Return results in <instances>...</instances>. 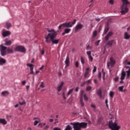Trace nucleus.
Wrapping results in <instances>:
<instances>
[{"instance_id": "1", "label": "nucleus", "mask_w": 130, "mask_h": 130, "mask_svg": "<svg viewBox=\"0 0 130 130\" xmlns=\"http://www.w3.org/2000/svg\"><path fill=\"white\" fill-rule=\"evenodd\" d=\"M48 32H50V33L45 37L46 42L47 43H50L51 42L52 44H57L59 42V40L54 39L57 35L56 32L54 31V29H48Z\"/></svg>"}, {"instance_id": "2", "label": "nucleus", "mask_w": 130, "mask_h": 130, "mask_svg": "<svg viewBox=\"0 0 130 130\" xmlns=\"http://www.w3.org/2000/svg\"><path fill=\"white\" fill-rule=\"evenodd\" d=\"M70 124L73 126V128L74 130H81V128H86L88 123L82 122H73L71 123Z\"/></svg>"}, {"instance_id": "3", "label": "nucleus", "mask_w": 130, "mask_h": 130, "mask_svg": "<svg viewBox=\"0 0 130 130\" xmlns=\"http://www.w3.org/2000/svg\"><path fill=\"white\" fill-rule=\"evenodd\" d=\"M122 2L123 4L121 7V13L122 15H124L128 12V9L126 8V6L129 4V2L128 0H122Z\"/></svg>"}, {"instance_id": "4", "label": "nucleus", "mask_w": 130, "mask_h": 130, "mask_svg": "<svg viewBox=\"0 0 130 130\" xmlns=\"http://www.w3.org/2000/svg\"><path fill=\"white\" fill-rule=\"evenodd\" d=\"M109 127L111 130L120 129V126L118 125L116 122L113 123L112 120H111L109 122Z\"/></svg>"}, {"instance_id": "5", "label": "nucleus", "mask_w": 130, "mask_h": 130, "mask_svg": "<svg viewBox=\"0 0 130 130\" xmlns=\"http://www.w3.org/2000/svg\"><path fill=\"white\" fill-rule=\"evenodd\" d=\"M77 22V19H74L73 21H70L69 22H66L63 23L64 27L68 28H72Z\"/></svg>"}, {"instance_id": "6", "label": "nucleus", "mask_w": 130, "mask_h": 130, "mask_svg": "<svg viewBox=\"0 0 130 130\" xmlns=\"http://www.w3.org/2000/svg\"><path fill=\"white\" fill-rule=\"evenodd\" d=\"M0 52L2 56H5L7 54V47L0 45Z\"/></svg>"}, {"instance_id": "7", "label": "nucleus", "mask_w": 130, "mask_h": 130, "mask_svg": "<svg viewBox=\"0 0 130 130\" xmlns=\"http://www.w3.org/2000/svg\"><path fill=\"white\" fill-rule=\"evenodd\" d=\"M15 51H18L19 52H22L25 53L26 52V49L23 46H18L15 48Z\"/></svg>"}, {"instance_id": "8", "label": "nucleus", "mask_w": 130, "mask_h": 130, "mask_svg": "<svg viewBox=\"0 0 130 130\" xmlns=\"http://www.w3.org/2000/svg\"><path fill=\"white\" fill-rule=\"evenodd\" d=\"M115 64V59H114V58H113V57H111L110 58V62H108L107 63V68L109 69V67H110V66L112 67Z\"/></svg>"}, {"instance_id": "9", "label": "nucleus", "mask_w": 130, "mask_h": 130, "mask_svg": "<svg viewBox=\"0 0 130 130\" xmlns=\"http://www.w3.org/2000/svg\"><path fill=\"white\" fill-rule=\"evenodd\" d=\"M90 72H91V70L90 69V68L87 67L85 69V72L84 74V78H89L90 77Z\"/></svg>"}, {"instance_id": "10", "label": "nucleus", "mask_w": 130, "mask_h": 130, "mask_svg": "<svg viewBox=\"0 0 130 130\" xmlns=\"http://www.w3.org/2000/svg\"><path fill=\"white\" fill-rule=\"evenodd\" d=\"M83 27H84V25L81 23H78L75 27V32H77L78 30H81L83 29Z\"/></svg>"}, {"instance_id": "11", "label": "nucleus", "mask_w": 130, "mask_h": 130, "mask_svg": "<svg viewBox=\"0 0 130 130\" xmlns=\"http://www.w3.org/2000/svg\"><path fill=\"white\" fill-rule=\"evenodd\" d=\"M4 41L5 42V45H6V46H11V45H12V41L9 39H6Z\"/></svg>"}, {"instance_id": "12", "label": "nucleus", "mask_w": 130, "mask_h": 130, "mask_svg": "<svg viewBox=\"0 0 130 130\" xmlns=\"http://www.w3.org/2000/svg\"><path fill=\"white\" fill-rule=\"evenodd\" d=\"M126 75V74H125V71H123V70H122L121 71V73L120 80H124V79H125Z\"/></svg>"}, {"instance_id": "13", "label": "nucleus", "mask_w": 130, "mask_h": 130, "mask_svg": "<svg viewBox=\"0 0 130 130\" xmlns=\"http://www.w3.org/2000/svg\"><path fill=\"white\" fill-rule=\"evenodd\" d=\"M114 43H115V41H114V40H112L111 41H109L106 44V45H108L110 47H111V46H112V45L114 44Z\"/></svg>"}, {"instance_id": "14", "label": "nucleus", "mask_w": 130, "mask_h": 130, "mask_svg": "<svg viewBox=\"0 0 130 130\" xmlns=\"http://www.w3.org/2000/svg\"><path fill=\"white\" fill-rule=\"evenodd\" d=\"M64 83L63 82H61L59 85V86H58L57 87V90L58 91V92H60L61 90L62 89V86H63Z\"/></svg>"}, {"instance_id": "15", "label": "nucleus", "mask_w": 130, "mask_h": 130, "mask_svg": "<svg viewBox=\"0 0 130 130\" xmlns=\"http://www.w3.org/2000/svg\"><path fill=\"white\" fill-rule=\"evenodd\" d=\"M64 83L63 82H61L59 85V86H58L57 87V90L58 91V92H60L61 90L62 89V86H63Z\"/></svg>"}, {"instance_id": "16", "label": "nucleus", "mask_w": 130, "mask_h": 130, "mask_svg": "<svg viewBox=\"0 0 130 130\" xmlns=\"http://www.w3.org/2000/svg\"><path fill=\"white\" fill-rule=\"evenodd\" d=\"M10 34H11V31L7 30V31H4L2 34V35L3 37H7V36H10Z\"/></svg>"}, {"instance_id": "17", "label": "nucleus", "mask_w": 130, "mask_h": 130, "mask_svg": "<svg viewBox=\"0 0 130 130\" xmlns=\"http://www.w3.org/2000/svg\"><path fill=\"white\" fill-rule=\"evenodd\" d=\"M64 62L66 64L65 68H68L70 66V58L69 56L67 57Z\"/></svg>"}, {"instance_id": "18", "label": "nucleus", "mask_w": 130, "mask_h": 130, "mask_svg": "<svg viewBox=\"0 0 130 130\" xmlns=\"http://www.w3.org/2000/svg\"><path fill=\"white\" fill-rule=\"evenodd\" d=\"M109 30V24L107 23L105 26L104 34H107V32Z\"/></svg>"}, {"instance_id": "19", "label": "nucleus", "mask_w": 130, "mask_h": 130, "mask_svg": "<svg viewBox=\"0 0 130 130\" xmlns=\"http://www.w3.org/2000/svg\"><path fill=\"white\" fill-rule=\"evenodd\" d=\"M72 29L71 28H66L64 30V32L62 33V35L63 36L65 34H69L71 32Z\"/></svg>"}, {"instance_id": "20", "label": "nucleus", "mask_w": 130, "mask_h": 130, "mask_svg": "<svg viewBox=\"0 0 130 130\" xmlns=\"http://www.w3.org/2000/svg\"><path fill=\"white\" fill-rule=\"evenodd\" d=\"M124 38L126 40H128L130 38V35L127 33V32H125L124 34Z\"/></svg>"}, {"instance_id": "21", "label": "nucleus", "mask_w": 130, "mask_h": 130, "mask_svg": "<svg viewBox=\"0 0 130 130\" xmlns=\"http://www.w3.org/2000/svg\"><path fill=\"white\" fill-rule=\"evenodd\" d=\"M7 62V60L4 59L3 58H0V66H3V64L6 63Z\"/></svg>"}, {"instance_id": "22", "label": "nucleus", "mask_w": 130, "mask_h": 130, "mask_svg": "<svg viewBox=\"0 0 130 130\" xmlns=\"http://www.w3.org/2000/svg\"><path fill=\"white\" fill-rule=\"evenodd\" d=\"M97 94L100 98H102V89H99L97 91Z\"/></svg>"}, {"instance_id": "23", "label": "nucleus", "mask_w": 130, "mask_h": 130, "mask_svg": "<svg viewBox=\"0 0 130 130\" xmlns=\"http://www.w3.org/2000/svg\"><path fill=\"white\" fill-rule=\"evenodd\" d=\"M0 123L2 124L6 125L7 123V121L5 119H0Z\"/></svg>"}, {"instance_id": "24", "label": "nucleus", "mask_w": 130, "mask_h": 130, "mask_svg": "<svg viewBox=\"0 0 130 130\" xmlns=\"http://www.w3.org/2000/svg\"><path fill=\"white\" fill-rule=\"evenodd\" d=\"M26 66L30 68V70H34V64L28 63H27Z\"/></svg>"}, {"instance_id": "25", "label": "nucleus", "mask_w": 130, "mask_h": 130, "mask_svg": "<svg viewBox=\"0 0 130 130\" xmlns=\"http://www.w3.org/2000/svg\"><path fill=\"white\" fill-rule=\"evenodd\" d=\"M1 94L3 96H7V95H9V91H4L1 93Z\"/></svg>"}, {"instance_id": "26", "label": "nucleus", "mask_w": 130, "mask_h": 130, "mask_svg": "<svg viewBox=\"0 0 130 130\" xmlns=\"http://www.w3.org/2000/svg\"><path fill=\"white\" fill-rule=\"evenodd\" d=\"M7 52H8V53H14V51L13 50V49L10 48H8V49H7Z\"/></svg>"}, {"instance_id": "27", "label": "nucleus", "mask_w": 130, "mask_h": 130, "mask_svg": "<svg viewBox=\"0 0 130 130\" xmlns=\"http://www.w3.org/2000/svg\"><path fill=\"white\" fill-rule=\"evenodd\" d=\"M80 104H81L82 107H84L85 104L83 102V98H80Z\"/></svg>"}, {"instance_id": "28", "label": "nucleus", "mask_w": 130, "mask_h": 130, "mask_svg": "<svg viewBox=\"0 0 130 130\" xmlns=\"http://www.w3.org/2000/svg\"><path fill=\"white\" fill-rule=\"evenodd\" d=\"M73 91H74V88H72L69 90V91L67 93V97H69V96H70V95L72 94V93L73 92Z\"/></svg>"}, {"instance_id": "29", "label": "nucleus", "mask_w": 130, "mask_h": 130, "mask_svg": "<svg viewBox=\"0 0 130 130\" xmlns=\"http://www.w3.org/2000/svg\"><path fill=\"white\" fill-rule=\"evenodd\" d=\"M114 92L111 91H110V93H109V96L110 97H111V98H113L114 96Z\"/></svg>"}, {"instance_id": "30", "label": "nucleus", "mask_w": 130, "mask_h": 130, "mask_svg": "<svg viewBox=\"0 0 130 130\" xmlns=\"http://www.w3.org/2000/svg\"><path fill=\"white\" fill-rule=\"evenodd\" d=\"M80 60L82 64H85V59L84 58V57H83V56H81L80 57Z\"/></svg>"}, {"instance_id": "31", "label": "nucleus", "mask_w": 130, "mask_h": 130, "mask_svg": "<svg viewBox=\"0 0 130 130\" xmlns=\"http://www.w3.org/2000/svg\"><path fill=\"white\" fill-rule=\"evenodd\" d=\"M6 26H7V29H10V28H11V27L12 26V24L10 22H7Z\"/></svg>"}, {"instance_id": "32", "label": "nucleus", "mask_w": 130, "mask_h": 130, "mask_svg": "<svg viewBox=\"0 0 130 130\" xmlns=\"http://www.w3.org/2000/svg\"><path fill=\"white\" fill-rule=\"evenodd\" d=\"M123 88H124V86H119V91L120 92H123Z\"/></svg>"}, {"instance_id": "33", "label": "nucleus", "mask_w": 130, "mask_h": 130, "mask_svg": "<svg viewBox=\"0 0 130 130\" xmlns=\"http://www.w3.org/2000/svg\"><path fill=\"white\" fill-rule=\"evenodd\" d=\"M86 50H91L92 49V47L90 46V45H88L86 47Z\"/></svg>"}, {"instance_id": "34", "label": "nucleus", "mask_w": 130, "mask_h": 130, "mask_svg": "<svg viewBox=\"0 0 130 130\" xmlns=\"http://www.w3.org/2000/svg\"><path fill=\"white\" fill-rule=\"evenodd\" d=\"M72 129V127L70 125H67L66 128H65L64 130H71Z\"/></svg>"}, {"instance_id": "35", "label": "nucleus", "mask_w": 130, "mask_h": 130, "mask_svg": "<svg viewBox=\"0 0 130 130\" xmlns=\"http://www.w3.org/2000/svg\"><path fill=\"white\" fill-rule=\"evenodd\" d=\"M84 100H86V101H88V100H89V98H88V96H87V95H86V94H84Z\"/></svg>"}, {"instance_id": "36", "label": "nucleus", "mask_w": 130, "mask_h": 130, "mask_svg": "<svg viewBox=\"0 0 130 130\" xmlns=\"http://www.w3.org/2000/svg\"><path fill=\"white\" fill-rule=\"evenodd\" d=\"M92 90V87L91 86H88L86 87V91H90Z\"/></svg>"}, {"instance_id": "37", "label": "nucleus", "mask_w": 130, "mask_h": 130, "mask_svg": "<svg viewBox=\"0 0 130 130\" xmlns=\"http://www.w3.org/2000/svg\"><path fill=\"white\" fill-rule=\"evenodd\" d=\"M113 35V32H112V31H109L107 34L108 36L110 37H111V36H112Z\"/></svg>"}, {"instance_id": "38", "label": "nucleus", "mask_w": 130, "mask_h": 130, "mask_svg": "<svg viewBox=\"0 0 130 130\" xmlns=\"http://www.w3.org/2000/svg\"><path fill=\"white\" fill-rule=\"evenodd\" d=\"M101 76H102L101 72H99V73H98V78H99V79H100V81H101Z\"/></svg>"}, {"instance_id": "39", "label": "nucleus", "mask_w": 130, "mask_h": 130, "mask_svg": "<svg viewBox=\"0 0 130 130\" xmlns=\"http://www.w3.org/2000/svg\"><path fill=\"white\" fill-rule=\"evenodd\" d=\"M83 94H84V90L80 91V98H83Z\"/></svg>"}, {"instance_id": "40", "label": "nucleus", "mask_w": 130, "mask_h": 130, "mask_svg": "<svg viewBox=\"0 0 130 130\" xmlns=\"http://www.w3.org/2000/svg\"><path fill=\"white\" fill-rule=\"evenodd\" d=\"M88 58L90 61H93V57H92V56H88Z\"/></svg>"}, {"instance_id": "41", "label": "nucleus", "mask_w": 130, "mask_h": 130, "mask_svg": "<svg viewBox=\"0 0 130 130\" xmlns=\"http://www.w3.org/2000/svg\"><path fill=\"white\" fill-rule=\"evenodd\" d=\"M102 121V118H99L98 119V123H101Z\"/></svg>"}, {"instance_id": "42", "label": "nucleus", "mask_w": 130, "mask_h": 130, "mask_svg": "<svg viewBox=\"0 0 130 130\" xmlns=\"http://www.w3.org/2000/svg\"><path fill=\"white\" fill-rule=\"evenodd\" d=\"M86 54L88 55V56H90L91 54V51H88L86 52Z\"/></svg>"}, {"instance_id": "43", "label": "nucleus", "mask_w": 130, "mask_h": 130, "mask_svg": "<svg viewBox=\"0 0 130 130\" xmlns=\"http://www.w3.org/2000/svg\"><path fill=\"white\" fill-rule=\"evenodd\" d=\"M96 71H97V67H96V66H94L93 67V71H92L93 74H94V73H95L96 72Z\"/></svg>"}, {"instance_id": "44", "label": "nucleus", "mask_w": 130, "mask_h": 130, "mask_svg": "<svg viewBox=\"0 0 130 130\" xmlns=\"http://www.w3.org/2000/svg\"><path fill=\"white\" fill-rule=\"evenodd\" d=\"M62 27H64V25H63V23L60 24L59 26H58V29L59 30H60V29H61V28H62Z\"/></svg>"}, {"instance_id": "45", "label": "nucleus", "mask_w": 130, "mask_h": 130, "mask_svg": "<svg viewBox=\"0 0 130 130\" xmlns=\"http://www.w3.org/2000/svg\"><path fill=\"white\" fill-rule=\"evenodd\" d=\"M100 40H98V41L95 42V45H96V46H98L99 45V43H100Z\"/></svg>"}, {"instance_id": "46", "label": "nucleus", "mask_w": 130, "mask_h": 130, "mask_svg": "<svg viewBox=\"0 0 130 130\" xmlns=\"http://www.w3.org/2000/svg\"><path fill=\"white\" fill-rule=\"evenodd\" d=\"M40 88H44V83L43 82H41V84L40 85Z\"/></svg>"}, {"instance_id": "47", "label": "nucleus", "mask_w": 130, "mask_h": 130, "mask_svg": "<svg viewBox=\"0 0 130 130\" xmlns=\"http://www.w3.org/2000/svg\"><path fill=\"white\" fill-rule=\"evenodd\" d=\"M91 108H93L94 110H95V109H96V106H95V105L91 104Z\"/></svg>"}, {"instance_id": "48", "label": "nucleus", "mask_w": 130, "mask_h": 130, "mask_svg": "<svg viewBox=\"0 0 130 130\" xmlns=\"http://www.w3.org/2000/svg\"><path fill=\"white\" fill-rule=\"evenodd\" d=\"M109 36H108V35H107L106 36V37H105V40L106 41H107L109 39Z\"/></svg>"}, {"instance_id": "49", "label": "nucleus", "mask_w": 130, "mask_h": 130, "mask_svg": "<svg viewBox=\"0 0 130 130\" xmlns=\"http://www.w3.org/2000/svg\"><path fill=\"white\" fill-rule=\"evenodd\" d=\"M93 37H96L97 36V31H95L93 32Z\"/></svg>"}, {"instance_id": "50", "label": "nucleus", "mask_w": 130, "mask_h": 130, "mask_svg": "<svg viewBox=\"0 0 130 130\" xmlns=\"http://www.w3.org/2000/svg\"><path fill=\"white\" fill-rule=\"evenodd\" d=\"M39 123V121H35L34 122L35 126H36V125H37V124H38Z\"/></svg>"}, {"instance_id": "51", "label": "nucleus", "mask_w": 130, "mask_h": 130, "mask_svg": "<svg viewBox=\"0 0 130 130\" xmlns=\"http://www.w3.org/2000/svg\"><path fill=\"white\" fill-rule=\"evenodd\" d=\"M103 71H104V70L102 69V72H103V80H105V73H104L103 72Z\"/></svg>"}, {"instance_id": "52", "label": "nucleus", "mask_w": 130, "mask_h": 130, "mask_svg": "<svg viewBox=\"0 0 130 130\" xmlns=\"http://www.w3.org/2000/svg\"><path fill=\"white\" fill-rule=\"evenodd\" d=\"M75 67L76 68H79V62L78 61L75 62Z\"/></svg>"}, {"instance_id": "53", "label": "nucleus", "mask_w": 130, "mask_h": 130, "mask_svg": "<svg viewBox=\"0 0 130 130\" xmlns=\"http://www.w3.org/2000/svg\"><path fill=\"white\" fill-rule=\"evenodd\" d=\"M93 82L95 85H98V81L97 79H94Z\"/></svg>"}, {"instance_id": "54", "label": "nucleus", "mask_w": 130, "mask_h": 130, "mask_svg": "<svg viewBox=\"0 0 130 130\" xmlns=\"http://www.w3.org/2000/svg\"><path fill=\"white\" fill-rule=\"evenodd\" d=\"M30 75H34V71H33V69L30 70Z\"/></svg>"}, {"instance_id": "55", "label": "nucleus", "mask_w": 130, "mask_h": 130, "mask_svg": "<svg viewBox=\"0 0 130 130\" xmlns=\"http://www.w3.org/2000/svg\"><path fill=\"white\" fill-rule=\"evenodd\" d=\"M53 130H61V129L59 127H55Z\"/></svg>"}, {"instance_id": "56", "label": "nucleus", "mask_w": 130, "mask_h": 130, "mask_svg": "<svg viewBox=\"0 0 130 130\" xmlns=\"http://www.w3.org/2000/svg\"><path fill=\"white\" fill-rule=\"evenodd\" d=\"M59 121H58V119H55V122L54 123V124H56V123H58Z\"/></svg>"}, {"instance_id": "57", "label": "nucleus", "mask_w": 130, "mask_h": 130, "mask_svg": "<svg viewBox=\"0 0 130 130\" xmlns=\"http://www.w3.org/2000/svg\"><path fill=\"white\" fill-rule=\"evenodd\" d=\"M109 3L110 4V5H113V4H114V2L113 1V0H110Z\"/></svg>"}, {"instance_id": "58", "label": "nucleus", "mask_w": 130, "mask_h": 130, "mask_svg": "<svg viewBox=\"0 0 130 130\" xmlns=\"http://www.w3.org/2000/svg\"><path fill=\"white\" fill-rule=\"evenodd\" d=\"M62 96H63V99L64 100L67 99V98L66 97V94L64 93V92L62 93Z\"/></svg>"}, {"instance_id": "59", "label": "nucleus", "mask_w": 130, "mask_h": 130, "mask_svg": "<svg viewBox=\"0 0 130 130\" xmlns=\"http://www.w3.org/2000/svg\"><path fill=\"white\" fill-rule=\"evenodd\" d=\"M48 128H49V126L48 125H47L45 127L44 129L47 130V129H48Z\"/></svg>"}, {"instance_id": "60", "label": "nucleus", "mask_w": 130, "mask_h": 130, "mask_svg": "<svg viewBox=\"0 0 130 130\" xmlns=\"http://www.w3.org/2000/svg\"><path fill=\"white\" fill-rule=\"evenodd\" d=\"M11 117H12V116L7 115V116H6V118L7 119H11Z\"/></svg>"}, {"instance_id": "61", "label": "nucleus", "mask_w": 130, "mask_h": 130, "mask_svg": "<svg viewBox=\"0 0 130 130\" xmlns=\"http://www.w3.org/2000/svg\"><path fill=\"white\" fill-rule=\"evenodd\" d=\"M85 82H86V83H87V84H90V83H91V80L89 79V80H88L86 81H85Z\"/></svg>"}, {"instance_id": "62", "label": "nucleus", "mask_w": 130, "mask_h": 130, "mask_svg": "<svg viewBox=\"0 0 130 130\" xmlns=\"http://www.w3.org/2000/svg\"><path fill=\"white\" fill-rule=\"evenodd\" d=\"M79 89H80V88L79 87H77L76 88H75V91L76 92H79Z\"/></svg>"}, {"instance_id": "63", "label": "nucleus", "mask_w": 130, "mask_h": 130, "mask_svg": "<svg viewBox=\"0 0 130 130\" xmlns=\"http://www.w3.org/2000/svg\"><path fill=\"white\" fill-rule=\"evenodd\" d=\"M85 84H86V82H84L83 83L81 84V87H84L85 86Z\"/></svg>"}, {"instance_id": "64", "label": "nucleus", "mask_w": 130, "mask_h": 130, "mask_svg": "<svg viewBox=\"0 0 130 130\" xmlns=\"http://www.w3.org/2000/svg\"><path fill=\"white\" fill-rule=\"evenodd\" d=\"M44 53H45V52L44 51V49H43L41 51V54L42 55H43V54H44Z\"/></svg>"}]
</instances>
